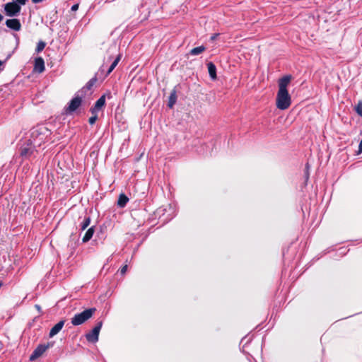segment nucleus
<instances>
[{
  "label": "nucleus",
  "mask_w": 362,
  "mask_h": 362,
  "mask_svg": "<svg viewBox=\"0 0 362 362\" xmlns=\"http://www.w3.org/2000/svg\"><path fill=\"white\" fill-rule=\"evenodd\" d=\"M44 131L47 132L46 128L42 127L35 129L31 133V139L25 142L20 148V156L24 159L35 158L37 151V146H40L45 140Z\"/></svg>",
  "instance_id": "obj_1"
},
{
  "label": "nucleus",
  "mask_w": 362,
  "mask_h": 362,
  "mask_svg": "<svg viewBox=\"0 0 362 362\" xmlns=\"http://www.w3.org/2000/svg\"><path fill=\"white\" fill-rule=\"evenodd\" d=\"M95 312V308L86 309L80 313L75 314L71 319V322L74 326L81 325L90 319Z\"/></svg>",
  "instance_id": "obj_2"
},
{
  "label": "nucleus",
  "mask_w": 362,
  "mask_h": 362,
  "mask_svg": "<svg viewBox=\"0 0 362 362\" xmlns=\"http://www.w3.org/2000/svg\"><path fill=\"white\" fill-rule=\"evenodd\" d=\"M291 104V97L288 90H279L276 95V107L279 110H284Z\"/></svg>",
  "instance_id": "obj_3"
},
{
  "label": "nucleus",
  "mask_w": 362,
  "mask_h": 362,
  "mask_svg": "<svg viewBox=\"0 0 362 362\" xmlns=\"http://www.w3.org/2000/svg\"><path fill=\"white\" fill-rule=\"evenodd\" d=\"M84 97L83 90H78L75 93L74 97L70 100L68 105L64 107L66 115H71L82 103V98Z\"/></svg>",
  "instance_id": "obj_4"
},
{
  "label": "nucleus",
  "mask_w": 362,
  "mask_h": 362,
  "mask_svg": "<svg viewBox=\"0 0 362 362\" xmlns=\"http://www.w3.org/2000/svg\"><path fill=\"white\" fill-rule=\"evenodd\" d=\"M4 11L6 16L9 17H16L19 16L21 7L18 3L12 1L4 4Z\"/></svg>",
  "instance_id": "obj_5"
},
{
  "label": "nucleus",
  "mask_w": 362,
  "mask_h": 362,
  "mask_svg": "<svg viewBox=\"0 0 362 362\" xmlns=\"http://www.w3.org/2000/svg\"><path fill=\"white\" fill-rule=\"evenodd\" d=\"M49 346V343L47 344H39L30 356V361H35L40 357Z\"/></svg>",
  "instance_id": "obj_6"
},
{
  "label": "nucleus",
  "mask_w": 362,
  "mask_h": 362,
  "mask_svg": "<svg viewBox=\"0 0 362 362\" xmlns=\"http://www.w3.org/2000/svg\"><path fill=\"white\" fill-rule=\"evenodd\" d=\"M5 24L7 28L14 31H19L21 28V23L20 20L18 18L7 19L5 22Z\"/></svg>",
  "instance_id": "obj_7"
},
{
  "label": "nucleus",
  "mask_w": 362,
  "mask_h": 362,
  "mask_svg": "<svg viewBox=\"0 0 362 362\" xmlns=\"http://www.w3.org/2000/svg\"><path fill=\"white\" fill-rule=\"evenodd\" d=\"M105 95H101L95 102V105L90 108V111L92 114H96L100 109L105 106Z\"/></svg>",
  "instance_id": "obj_8"
},
{
  "label": "nucleus",
  "mask_w": 362,
  "mask_h": 362,
  "mask_svg": "<svg viewBox=\"0 0 362 362\" xmlns=\"http://www.w3.org/2000/svg\"><path fill=\"white\" fill-rule=\"evenodd\" d=\"M45 69V62L42 57H38L35 59V64L33 67V71L40 74L42 73Z\"/></svg>",
  "instance_id": "obj_9"
},
{
  "label": "nucleus",
  "mask_w": 362,
  "mask_h": 362,
  "mask_svg": "<svg viewBox=\"0 0 362 362\" xmlns=\"http://www.w3.org/2000/svg\"><path fill=\"white\" fill-rule=\"evenodd\" d=\"M65 323V320H62L57 322L49 331V337H53L57 334L63 328Z\"/></svg>",
  "instance_id": "obj_10"
},
{
  "label": "nucleus",
  "mask_w": 362,
  "mask_h": 362,
  "mask_svg": "<svg viewBox=\"0 0 362 362\" xmlns=\"http://www.w3.org/2000/svg\"><path fill=\"white\" fill-rule=\"evenodd\" d=\"M99 333L97 329L93 328L91 332L86 334V340L91 343L97 342L98 341Z\"/></svg>",
  "instance_id": "obj_11"
},
{
  "label": "nucleus",
  "mask_w": 362,
  "mask_h": 362,
  "mask_svg": "<svg viewBox=\"0 0 362 362\" xmlns=\"http://www.w3.org/2000/svg\"><path fill=\"white\" fill-rule=\"evenodd\" d=\"M291 80V75H286L279 81V90H287V86Z\"/></svg>",
  "instance_id": "obj_12"
},
{
  "label": "nucleus",
  "mask_w": 362,
  "mask_h": 362,
  "mask_svg": "<svg viewBox=\"0 0 362 362\" xmlns=\"http://www.w3.org/2000/svg\"><path fill=\"white\" fill-rule=\"evenodd\" d=\"M207 67H208L209 74V76L211 77V78L212 80L216 79V78H217L216 67L215 64L213 62H210L207 63Z\"/></svg>",
  "instance_id": "obj_13"
},
{
  "label": "nucleus",
  "mask_w": 362,
  "mask_h": 362,
  "mask_svg": "<svg viewBox=\"0 0 362 362\" xmlns=\"http://www.w3.org/2000/svg\"><path fill=\"white\" fill-rule=\"evenodd\" d=\"M97 80H98L97 76H95L94 77L90 78L86 83V84L80 90H83L84 95H86V93L87 90H91L92 87L95 85V83H96Z\"/></svg>",
  "instance_id": "obj_14"
},
{
  "label": "nucleus",
  "mask_w": 362,
  "mask_h": 362,
  "mask_svg": "<svg viewBox=\"0 0 362 362\" xmlns=\"http://www.w3.org/2000/svg\"><path fill=\"white\" fill-rule=\"evenodd\" d=\"M129 202V198L124 194L122 193L119 194L118 200H117V206L119 208H124L127 202Z\"/></svg>",
  "instance_id": "obj_15"
},
{
  "label": "nucleus",
  "mask_w": 362,
  "mask_h": 362,
  "mask_svg": "<svg viewBox=\"0 0 362 362\" xmlns=\"http://www.w3.org/2000/svg\"><path fill=\"white\" fill-rule=\"evenodd\" d=\"M177 101V93L175 90H173L170 94L169 98H168V107L169 108H173L174 105L176 103Z\"/></svg>",
  "instance_id": "obj_16"
},
{
  "label": "nucleus",
  "mask_w": 362,
  "mask_h": 362,
  "mask_svg": "<svg viewBox=\"0 0 362 362\" xmlns=\"http://www.w3.org/2000/svg\"><path fill=\"white\" fill-rule=\"evenodd\" d=\"M206 47L204 45L194 47L192 49L187 55L196 56L202 54L204 51H205Z\"/></svg>",
  "instance_id": "obj_17"
},
{
  "label": "nucleus",
  "mask_w": 362,
  "mask_h": 362,
  "mask_svg": "<svg viewBox=\"0 0 362 362\" xmlns=\"http://www.w3.org/2000/svg\"><path fill=\"white\" fill-rule=\"evenodd\" d=\"M93 234H94V227L92 226L90 228H88V230L86 232V233L82 239V242L83 243L88 242L92 238Z\"/></svg>",
  "instance_id": "obj_18"
},
{
  "label": "nucleus",
  "mask_w": 362,
  "mask_h": 362,
  "mask_svg": "<svg viewBox=\"0 0 362 362\" xmlns=\"http://www.w3.org/2000/svg\"><path fill=\"white\" fill-rule=\"evenodd\" d=\"M120 60V55H118L115 59V60L113 61V62L111 64V65L110 66L109 69H107V73H106V75L105 76H107L109 75L113 70L116 67V66L117 65V64L119 63Z\"/></svg>",
  "instance_id": "obj_19"
},
{
  "label": "nucleus",
  "mask_w": 362,
  "mask_h": 362,
  "mask_svg": "<svg viewBox=\"0 0 362 362\" xmlns=\"http://www.w3.org/2000/svg\"><path fill=\"white\" fill-rule=\"evenodd\" d=\"M90 223V217L89 216H86L84 217L83 221L81 223V230H84Z\"/></svg>",
  "instance_id": "obj_20"
},
{
  "label": "nucleus",
  "mask_w": 362,
  "mask_h": 362,
  "mask_svg": "<svg viewBox=\"0 0 362 362\" xmlns=\"http://www.w3.org/2000/svg\"><path fill=\"white\" fill-rule=\"evenodd\" d=\"M45 46L46 43L44 41H39L36 47L35 52L37 53L42 52L45 49Z\"/></svg>",
  "instance_id": "obj_21"
},
{
  "label": "nucleus",
  "mask_w": 362,
  "mask_h": 362,
  "mask_svg": "<svg viewBox=\"0 0 362 362\" xmlns=\"http://www.w3.org/2000/svg\"><path fill=\"white\" fill-rule=\"evenodd\" d=\"M355 110L357 114L362 117V101H359V103L355 107Z\"/></svg>",
  "instance_id": "obj_22"
},
{
  "label": "nucleus",
  "mask_w": 362,
  "mask_h": 362,
  "mask_svg": "<svg viewBox=\"0 0 362 362\" xmlns=\"http://www.w3.org/2000/svg\"><path fill=\"white\" fill-rule=\"evenodd\" d=\"M102 326H103V321L102 320L98 321V322H97L95 326L94 327V329H97L100 332Z\"/></svg>",
  "instance_id": "obj_23"
},
{
  "label": "nucleus",
  "mask_w": 362,
  "mask_h": 362,
  "mask_svg": "<svg viewBox=\"0 0 362 362\" xmlns=\"http://www.w3.org/2000/svg\"><path fill=\"white\" fill-rule=\"evenodd\" d=\"M94 115H93V116L90 117L89 118V119H88V122H89V124H91V125H92V124H93L95 122V121H96V119H97V118H98V117H97L96 114H94Z\"/></svg>",
  "instance_id": "obj_24"
},
{
  "label": "nucleus",
  "mask_w": 362,
  "mask_h": 362,
  "mask_svg": "<svg viewBox=\"0 0 362 362\" xmlns=\"http://www.w3.org/2000/svg\"><path fill=\"white\" fill-rule=\"evenodd\" d=\"M13 1L18 3V5H20V6L21 7V6H24L26 4L28 0H13Z\"/></svg>",
  "instance_id": "obj_25"
},
{
  "label": "nucleus",
  "mask_w": 362,
  "mask_h": 362,
  "mask_svg": "<svg viewBox=\"0 0 362 362\" xmlns=\"http://www.w3.org/2000/svg\"><path fill=\"white\" fill-rule=\"evenodd\" d=\"M127 270V265L125 264L120 269L121 274L122 275L126 273Z\"/></svg>",
  "instance_id": "obj_26"
},
{
  "label": "nucleus",
  "mask_w": 362,
  "mask_h": 362,
  "mask_svg": "<svg viewBox=\"0 0 362 362\" xmlns=\"http://www.w3.org/2000/svg\"><path fill=\"white\" fill-rule=\"evenodd\" d=\"M309 168H310L309 163H307L306 165H305V169H306L305 177H306V180H308V177H309V174H308V169H309Z\"/></svg>",
  "instance_id": "obj_27"
},
{
  "label": "nucleus",
  "mask_w": 362,
  "mask_h": 362,
  "mask_svg": "<svg viewBox=\"0 0 362 362\" xmlns=\"http://www.w3.org/2000/svg\"><path fill=\"white\" fill-rule=\"evenodd\" d=\"M218 35H219V33H215V34H214V35H212L211 36L210 40H211V41H214V40H215L216 39V37H217Z\"/></svg>",
  "instance_id": "obj_28"
},
{
  "label": "nucleus",
  "mask_w": 362,
  "mask_h": 362,
  "mask_svg": "<svg viewBox=\"0 0 362 362\" xmlns=\"http://www.w3.org/2000/svg\"><path fill=\"white\" fill-rule=\"evenodd\" d=\"M78 8V4H74L71 6V11H76Z\"/></svg>",
  "instance_id": "obj_29"
},
{
  "label": "nucleus",
  "mask_w": 362,
  "mask_h": 362,
  "mask_svg": "<svg viewBox=\"0 0 362 362\" xmlns=\"http://www.w3.org/2000/svg\"><path fill=\"white\" fill-rule=\"evenodd\" d=\"M358 152L362 153V139L358 145Z\"/></svg>",
  "instance_id": "obj_30"
},
{
  "label": "nucleus",
  "mask_w": 362,
  "mask_h": 362,
  "mask_svg": "<svg viewBox=\"0 0 362 362\" xmlns=\"http://www.w3.org/2000/svg\"><path fill=\"white\" fill-rule=\"evenodd\" d=\"M35 308L37 310V311L39 313H42V309H41V307L40 305H37V304L35 305Z\"/></svg>",
  "instance_id": "obj_31"
},
{
  "label": "nucleus",
  "mask_w": 362,
  "mask_h": 362,
  "mask_svg": "<svg viewBox=\"0 0 362 362\" xmlns=\"http://www.w3.org/2000/svg\"><path fill=\"white\" fill-rule=\"evenodd\" d=\"M43 0H32V2L33 4H38V3H40L42 2Z\"/></svg>",
  "instance_id": "obj_32"
},
{
  "label": "nucleus",
  "mask_w": 362,
  "mask_h": 362,
  "mask_svg": "<svg viewBox=\"0 0 362 362\" xmlns=\"http://www.w3.org/2000/svg\"><path fill=\"white\" fill-rule=\"evenodd\" d=\"M4 19V16L0 13V22H1Z\"/></svg>",
  "instance_id": "obj_33"
},
{
  "label": "nucleus",
  "mask_w": 362,
  "mask_h": 362,
  "mask_svg": "<svg viewBox=\"0 0 362 362\" xmlns=\"http://www.w3.org/2000/svg\"><path fill=\"white\" fill-rule=\"evenodd\" d=\"M3 62L0 60V66L2 65Z\"/></svg>",
  "instance_id": "obj_34"
},
{
  "label": "nucleus",
  "mask_w": 362,
  "mask_h": 362,
  "mask_svg": "<svg viewBox=\"0 0 362 362\" xmlns=\"http://www.w3.org/2000/svg\"><path fill=\"white\" fill-rule=\"evenodd\" d=\"M1 286V284H0V286Z\"/></svg>",
  "instance_id": "obj_35"
}]
</instances>
